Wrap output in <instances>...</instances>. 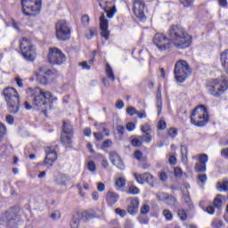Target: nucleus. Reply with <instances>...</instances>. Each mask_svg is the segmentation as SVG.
Wrapping results in <instances>:
<instances>
[{
	"label": "nucleus",
	"instance_id": "nucleus-40",
	"mask_svg": "<svg viewBox=\"0 0 228 228\" xmlns=\"http://www.w3.org/2000/svg\"><path fill=\"white\" fill-rule=\"evenodd\" d=\"M87 170H89V172H95L97 170L94 161L91 160L87 163Z\"/></svg>",
	"mask_w": 228,
	"mask_h": 228
},
{
	"label": "nucleus",
	"instance_id": "nucleus-27",
	"mask_svg": "<svg viewBox=\"0 0 228 228\" xmlns=\"http://www.w3.org/2000/svg\"><path fill=\"white\" fill-rule=\"evenodd\" d=\"M62 133H65L66 134H74V130L72 128V125L64 121Z\"/></svg>",
	"mask_w": 228,
	"mask_h": 228
},
{
	"label": "nucleus",
	"instance_id": "nucleus-38",
	"mask_svg": "<svg viewBox=\"0 0 228 228\" xmlns=\"http://www.w3.org/2000/svg\"><path fill=\"white\" fill-rule=\"evenodd\" d=\"M194 0H180L181 4H183V8H191L193 6Z\"/></svg>",
	"mask_w": 228,
	"mask_h": 228
},
{
	"label": "nucleus",
	"instance_id": "nucleus-18",
	"mask_svg": "<svg viewBox=\"0 0 228 228\" xmlns=\"http://www.w3.org/2000/svg\"><path fill=\"white\" fill-rule=\"evenodd\" d=\"M110 159L112 165H114V167H117V168H119V170H124L126 168V166L124 165V161H122L120 155H118V153H117L116 151H111L110 153Z\"/></svg>",
	"mask_w": 228,
	"mask_h": 228
},
{
	"label": "nucleus",
	"instance_id": "nucleus-47",
	"mask_svg": "<svg viewBox=\"0 0 228 228\" xmlns=\"http://www.w3.org/2000/svg\"><path fill=\"white\" fill-rule=\"evenodd\" d=\"M159 178L160 181H162V183H165V181H167V179H168V175H167V173L165 171H162V172L159 173Z\"/></svg>",
	"mask_w": 228,
	"mask_h": 228
},
{
	"label": "nucleus",
	"instance_id": "nucleus-23",
	"mask_svg": "<svg viewBox=\"0 0 228 228\" xmlns=\"http://www.w3.org/2000/svg\"><path fill=\"white\" fill-rule=\"evenodd\" d=\"M221 65L223 67V70L225 74L228 75V49L224 50L220 54Z\"/></svg>",
	"mask_w": 228,
	"mask_h": 228
},
{
	"label": "nucleus",
	"instance_id": "nucleus-10",
	"mask_svg": "<svg viewBox=\"0 0 228 228\" xmlns=\"http://www.w3.org/2000/svg\"><path fill=\"white\" fill-rule=\"evenodd\" d=\"M22 12L28 17H35L40 13L42 0H21Z\"/></svg>",
	"mask_w": 228,
	"mask_h": 228
},
{
	"label": "nucleus",
	"instance_id": "nucleus-21",
	"mask_svg": "<svg viewBox=\"0 0 228 228\" xmlns=\"http://www.w3.org/2000/svg\"><path fill=\"white\" fill-rule=\"evenodd\" d=\"M157 197L159 200H163L166 202V204H168V206H175V197L170 196L167 193L161 192L159 194H157Z\"/></svg>",
	"mask_w": 228,
	"mask_h": 228
},
{
	"label": "nucleus",
	"instance_id": "nucleus-19",
	"mask_svg": "<svg viewBox=\"0 0 228 228\" xmlns=\"http://www.w3.org/2000/svg\"><path fill=\"white\" fill-rule=\"evenodd\" d=\"M105 5H102V3H99V6L104 10L105 13H107L108 19H113L115 17V13H117V7L113 5V7H110L108 4H112L111 2L105 1L103 2Z\"/></svg>",
	"mask_w": 228,
	"mask_h": 228
},
{
	"label": "nucleus",
	"instance_id": "nucleus-5",
	"mask_svg": "<svg viewBox=\"0 0 228 228\" xmlns=\"http://www.w3.org/2000/svg\"><path fill=\"white\" fill-rule=\"evenodd\" d=\"M208 88L210 95H213V97H220L228 90V80L225 77L212 79Z\"/></svg>",
	"mask_w": 228,
	"mask_h": 228
},
{
	"label": "nucleus",
	"instance_id": "nucleus-63",
	"mask_svg": "<svg viewBox=\"0 0 228 228\" xmlns=\"http://www.w3.org/2000/svg\"><path fill=\"white\" fill-rule=\"evenodd\" d=\"M116 108H118V110H122V108H124V102L122 100H118L116 103Z\"/></svg>",
	"mask_w": 228,
	"mask_h": 228
},
{
	"label": "nucleus",
	"instance_id": "nucleus-48",
	"mask_svg": "<svg viewBox=\"0 0 228 228\" xmlns=\"http://www.w3.org/2000/svg\"><path fill=\"white\" fill-rule=\"evenodd\" d=\"M158 129H160V131L167 129V122H165L163 119H160L158 124Z\"/></svg>",
	"mask_w": 228,
	"mask_h": 228
},
{
	"label": "nucleus",
	"instance_id": "nucleus-56",
	"mask_svg": "<svg viewBox=\"0 0 228 228\" xmlns=\"http://www.w3.org/2000/svg\"><path fill=\"white\" fill-rule=\"evenodd\" d=\"M175 177H181V175H183V170L180 167H175Z\"/></svg>",
	"mask_w": 228,
	"mask_h": 228
},
{
	"label": "nucleus",
	"instance_id": "nucleus-13",
	"mask_svg": "<svg viewBox=\"0 0 228 228\" xmlns=\"http://www.w3.org/2000/svg\"><path fill=\"white\" fill-rule=\"evenodd\" d=\"M18 222L17 214L13 211H7L0 217V225H4L5 227L17 228Z\"/></svg>",
	"mask_w": 228,
	"mask_h": 228
},
{
	"label": "nucleus",
	"instance_id": "nucleus-41",
	"mask_svg": "<svg viewBox=\"0 0 228 228\" xmlns=\"http://www.w3.org/2000/svg\"><path fill=\"white\" fill-rule=\"evenodd\" d=\"M132 145L134 147H142V139L139 138H134L131 142Z\"/></svg>",
	"mask_w": 228,
	"mask_h": 228
},
{
	"label": "nucleus",
	"instance_id": "nucleus-55",
	"mask_svg": "<svg viewBox=\"0 0 228 228\" xmlns=\"http://www.w3.org/2000/svg\"><path fill=\"white\" fill-rule=\"evenodd\" d=\"M134 156L135 159L140 160L143 158V153H142V151H134Z\"/></svg>",
	"mask_w": 228,
	"mask_h": 228
},
{
	"label": "nucleus",
	"instance_id": "nucleus-46",
	"mask_svg": "<svg viewBox=\"0 0 228 228\" xmlns=\"http://www.w3.org/2000/svg\"><path fill=\"white\" fill-rule=\"evenodd\" d=\"M141 131L144 134H147V133L151 134V125L146 124L144 126H142Z\"/></svg>",
	"mask_w": 228,
	"mask_h": 228
},
{
	"label": "nucleus",
	"instance_id": "nucleus-26",
	"mask_svg": "<svg viewBox=\"0 0 228 228\" xmlns=\"http://www.w3.org/2000/svg\"><path fill=\"white\" fill-rule=\"evenodd\" d=\"M182 161L186 165L188 163V147L181 145Z\"/></svg>",
	"mask_w": 228,
	"mask_h": 228
},
{
	"label": "nucleus",
	"instance_id": "nucleus-16",
	"mask_svg": "<svg viewBox=\"0 0 228 228\" xmlns=\"http://www.w3.org/2000/svg\"><path fill=\"white\" fill-rule=\"evenodd\" d=\"M133 12L138 19H145V3L142 0H134Z\"/></svg>",
	"mask_w": 228,
	"mask_h": 228
},
{
	"label": "nucleus",
	"instance_id": "nucleus-61",
	"mask_svg": "<svg viewBox=\"0 0 228 228\" xmlns=\"http://www.w3.org/2000/svg\"><path fill=\"white\" fill-rule=\"evenodd\" d=\"M6 122L12 125L13 124V122H15V118H13V116L8 115L6 116Z\"/></svg>",
	"mask_w": 228,
	"mask_h": 228
},
{
	"label": "nucleus",
	"instance_id": "nucleus-43",
	"mask_svg": "<svg viewBox=\"0 0 228 228\" xmlns=\"http://www.w3.org/2000/svg\"><path fill=\"white\" fill-rule=\"evenodd\" d=\"M61 216V214L60 213V211L55 210L53 213L51 214L50 218H52V220H60Z\"/></svg>",
	"mask_w": 228,
	"mask_h": 228
},
{
	"label": "nucleus",
	"instance_id": "nucleus-2",
	"mask_svg": "<svg viewBox=\"0 0 228 228\" xmlns=\"http://www.w3.org/2000/svg\"><path fill=\"white\" fill-rule=\"evenodd\" d=\"M27 94H30L31 97H33L34 105L37 106V108L45 106V104H47V101H51V99H53V93L39 87H36L34 89L28 88L27 90Z\"/></svg>",
	"mask_w": 228,
	"mask_h": 228
},
{
	"label": "nucleus",
	"instance_id": "nucleus-22",
	"mask_svg": "<svg viewBox=\"0 0 228 228\" xmlns=\"http://www.w3.org/2000/svg\"><path fill=\"white\" fill-rule=\"evenodd\" d=\"M138 208H140V200H138V198H133L130 200L127 212L130 215H136V213H138Z\"/></svg>",
	"mask_w": 228,
	"mask_h": 228
},
{
	"label": "nucleus",
	"instance_id": "nucleus-49",
	"mask_svg": "<svg viewBox=\"0 0 228 228\" xmlns=\"http://www.w3.org/2000/svg\"><path fill=\"white\" fill-rule=\"evenodd\" d=\"M126 113H128V115H130V117H133V115H136V113H138V110H136V109H134V107H128L126 109Z\"/></svg>",
	"mask_w": 228,
	"mask_h": 228
},
{
	"label": "nucleus",
	"instance_id": "nucleus-62",
	"mask_svg": "<svg viewBox=\"0 0 228 228\" xmlns=\"http://www.w3.org/2000/svg\"><path fill=\"white\" fill-rule=\"evenodd\" d=\"M169 163L170 165H175L177 163V159L175 158V156L171 155L169 157Z\"/></svg>",
	"mask_w": 228,
	"mask_h": 228
},
{
	"label": "nucleus",
	"instance_id": "nucleus-3",
	"mask_svg": "<svg viewBox=\"0 0 228 228\" xmlns=\"http://www.w3.org/2000/svg\"><path fill=\"white\" fill-rule=\"evenodd\" d=\"M4 96L9 113H18L20 99L17 90L13 87H6L4 89Z\"/></svg>",
	"mask_w": 228,
	"mask_h": 228
},
{
	"label": "nucleus",
	"instance_id": "nucleus-11",
	"mask_svg": "<svg viewBox=\"0 0 228 228\" xmlns=\"http://www.w3.org/2000/svg\"><path fill=\"white\" fill-rule=\"evenodd\" d=\"M104 216V212L100 211V215L93 214L88 211L79 212L72 218L70 222L71 228H78L79 227V221L82 222H88V220H92V218H102Z\"/></svg>",
	"mask_w": 228,
	"mask_h": 228
},
{
	"label": "nucleus",
	"instance_id": "nucleus-34",
	"mask_svg": "<svg viewBox=\"0 0 228 228\" xmlns=\"http://www.w3.org/2000/svg\"><path fill=\"white\" fill-rule=\"evenodd\" d=\"M217 190L220 191H228V181H224L222 183H217Z\"/></svg>",
	"mask_w": 228,
	"mask_h": 228
},
{
	"label": "nucleus",
	"instance_id": "nucleus-58",
	"mask_svg": "<svg viewBox=\"0 0 228 228\" xmlns=\"http://www.w3.org/2000/svg\"><path fill=\"white\" fill-rule=\"evenodd\" d=\"M124 131H125L124 126H117V132L118 133L119 136H123Z\"/></svg>",
	"mask_w": 228,
	"mask_h": 228
},
{
	"label": "nucleus",
	"instance_id": "nucleus-52",
	"mask_svg": "<svg viewBox=\"0 0 228 228\" xmlns=\"http://www.w3.org/2000/svg\"><path fill=\"white\" fill-rule=\"evenodd\" d=\"M82 23L84 24V26H88V24H90V16L84 15L82 17Z\"/></svg>",
	"mask_w": 228,
	"mask_h": 228
},
{
	"label": "nucleus",
	"instance_id": "nucleus-29",
	"mask_svg": "<svg viewBox=\"0 0 228 228\" xmlns=\"http://www.w3.org/2000/svg\"><path fill=\"white\" fill-rule=\"evenodd\" d=\"M106 74L110 81H115V73H113V69L109 63L106 64Z\"/></svg>",
	"mask_w": 228,
	"mask_h": 228
},
{
	"label": "nucleus",
	"instance_id": "nucleus-36",
	"mask_svg": "<svg viewBox=\"0 0 228 228\" xmlns=\"http://www.w3.org/2000/svg\"><path fill=\"white\" fill-rule=\"evenodd\" d=\"M134 179L137 181L139 184H145V177H143V174H134Z\"/></svg>",
	"mask_w": 228,
	"mask_h": 228
},
{
	"label": "nucleus",
	"instance_id": "nucleus-45",
	"mask_svg": "<svg viewBox=\"0 0 228 228\" xmlns=\"http://www.w3.org/2000/svg\"><path fill=\"white\" fill-rule=\"evenodd\" d=\"M95 35H97V29L91 28L89 29V35H86V37L88 38V40H92V38H94Z\"/></svg>",
	"mask_w": 228,
	"mask_h": 228
},
{
	"label": "nucleus",
	"instance_id": "nucleus-50",
	"mask_svg": "<svg viewBox=\"0 0 228 228\" xmlns=\"http://www.w3.org/2000/svg\"><path fill=\"white\" fill-rule=\"evenodd\" d=\"M115 213L116 215H118L119 216H121V218H124V216L126 215V210L121 208H116Z\"/></svg>",
	"mask_w": 228,
	"mask_h": 228
},
{
	"label": "nucleus",
	"instance_id": "nucleus-6",
	"mask_svg": "<svg viewBox=\"0 0 228 228\" xmlns=\"http://www.w3.org/2000/svg\"><path fill=\"white\" fill-rule=\"evenodd\" d=\"M175 77L178 83H184L191 76V67L184 60L178 61L175 65Z\"/></svg>",
	"mask_w": 228,
	"mask_h": 228
},
{
	"label": "nucleus",
	"instance_id": "nucleus-39",
	"mask_svg": "<svg viewBox=\"0 0 228 228\" xmlns=\"http://www.w3.org/2000/svg\"><path fill=\"white\" fill-rule=\"evenodd\" d=\"M212 227L213 228H222V227H224V222L222 220L215 219L212 222Z\"/></svg>",
	"mask_w": 228,
	"mask_h": 228
},
{
	"label": "nucleus",
	"instance_id": "nucleus-44",
	"mask_svg": "<svg viewBox=\"0 0 228 228\" xmlns=\"http://www.w3.org/2000/svg\"><path fill=\"white\" fill-rule=\"evenodd\" d=\"M149 211H151V207H149V205H147V204H144L141 208V215H147L149 213Z\"/></svg>",
	"mask_w": 228,
	"mask_h": 228
},
{
	"label": "nucleus",
	"instance_id": "nucleus-8",
	"mask_svg": "<svg viewBox=\"0 0 228 228\" xmlns=\"http://www.w3.org/2000/svg\"><path fill=\"white\" fill-rule=\"evenodd\" d=\"M56 76H58L56 69H49L45 66H41L38 70L36 71L37 81L40 83V85H49V83L53 81V77H56Z\"/></svg>",
	"mask_w": 228,
	"mask_h": 228
},
{
	"label": "nucleus",
	"instance_id": "nucleus-25",
	"mask_svg": "<svg viewBox=\"0 0 228 228\" xmlns=\"http://www.w3.org/2000/svg\"><path fill=\"white\" fill-rule=\"evenodd\" d=\"M162 106H163V101L161 100V90L159 89V93L157 94V103H156L158 115H161Z\"/></svg>",
	"mask_w": 228,
	"mask_h": 228
},
{
	"label": "nucleus",
	"instance_id": "nucleus-33",
	"mask_svg": "<svg viewBox=\"0 0 228 228\" xmlns=\"http://www.w3.org/2000/svg\"><path fill=\"white\" fill-rule=\"evenodd\" d=\"M162 215L166 218L167 222H172L174 219V215H172V212L168 209L163 210Z\"/></svg>",
	"mask_w": 228,
	"mask_h": 228
},
{
	"label": "nucleus",
	"instance_id": "nucleus-24",
	"mask_svg": "<svg viewBox=\"0 0 228 228\" xmlns=\"http://www.w3.org/2000/svg\"><path fill=\"white\" fill-rule=\"evenodd\" d=\"M61 142L63 145H70L72 143V134L61 133Z\"/></svg>",
	"mask_w": 228,
	"mask_h": 228
},
{
	"label": "nucleus",
	"instance_id": "nucleus-32",
	"mask_svg": "<svg viewBox=\"0 0 228 228\" xmlns=\"http://www.w3.org/2000/svg\"><path fill=\"white\" fill-rule=\"evenodd\" d=\"M139 138L141 142H144L145 143H151V142H152V135H151L149 133L139 136Z\"/></svg>",
	"mask_w": 228,
	"mask_h": 228
},
{
	"label": "nucleus",
	"instance_id": "nucleus-57",
	"mask_svg": "<svg viewBox=\"0 0 228 228\" xmlns=\"http://www.w3.org/2000/svg\"><path fill=\"white\" fill-rule=\"evenodd\" d=\"M221 156L225 158V159H228V148L221 150Z\"/></svg>",
	"mask_w": 228,
	"mask_h": 228
},
{
	"label": "nucleus",
	"instance_id": "nucleus-9",
	"mask_svg": "<svg viewBox=\"0 0 228 228\" xmlns=\"http://www.w3.org/2000/svg\"><path fill=\"white\" fill-rule=\"evenodd\" d=\"M20 47L22 56L27 61H35L37 58V49L29 39L23 37L20 43Z\"/></svg>",
	"mask_w": 228,
	"mask_h": 228
},
{
	"label": "nucleus",
	"instance_id": "nucleus-42",
	"mask_svg": "<svg viewBox=\"0 0 228 228\" xmlns=\"http://www.w3.org/2000/svg\"><path fill=\"white\" fill-rule=\"evenodd\" d=\"M168 136H170V138H175V136H177V129H175V127H171L168 132H167Z\"/></svg>",
	"mask_w": 228,
	"mask_h": 228
},
{
	"label": "nucleus",
	"instance_id": "nucleus-15",
	"mask_svg": "<svg viewBox=\"0 0 228 228\" xmlns=\"http://www.w3.org/2000/svg\"><path fill=\"white\" fill-rule=\"evenodd\" d=\"M45 152L46 154V157L45 158L44 165L51 167H53L54 161L58 159V154L53 147H46Z\"/></svg>",
	"mask_w": 228,
	"mask_h": 228
},
{
	"label": "nucleus",
	"instance_id": "nucleus-59",
	"mask_svg": "<svg viewBox=\"0 0 228 228\" xmlns=\"http://www.w3.org/2000/svg\"><path fill=\"white\" fill-rule=\"evenodd\" d=\"M207 213L208 215H215V207L213 206H208L206 209Z\"/></svg>",
	"mask_w": 228,
	"mask_h": 228
},
{
	"label": "nucleus",
	"instance_id": "nucleus-60",
	"mask_svg": "<svg viewBox=\"0 0 228 228\" xmlns=\"http://www.w3.org/2000/svg\"><path fill=\"white\" fill-rule=\"evenodd\" d=\"M106 189V185H104L103 183H99L97 184V190L98 191H104V190Z\"/></svg>",
	"mask_w": 228,
	"mask_h": 228
},
{
	"label": "nucleus",
	"instance_id": "nucleus-30",
	"mask_svg": "<svg viewBox=\"0 0 228 228\" xmlns=\"http://www.w3.org/2000/svg\"><path fill=\"white\" fill-rule=\"evenodd\" d=\"M222 198H223L222 194H218L214 199L213 204H214V208H216V209H220V208H222V204H223Z\"/></svg>",
	"mask_w": 228,
	"mask_h": 228
},
{
	"label": "nucleus",
	"instance_id": "nucleus-1",
	"mask_svg": "<svg viewBox=\"0 0 228 228\" xmlns=\"http://www.w3.org/2000/svg\"><path fill=\"white\" fill-rule=\"evenodd\" d=\"M192 37L186 29L179 25L169 28L168 37L163 33H157L153 37V44L159 51H167L174 45L176 49H188L191 45Z\"/></svg>",
	"mask_w": 228,
	"mask_h": 228
},
{
	"label": "nucleus",
	"instance_id": "nucleus-31",
	"mask_svg": "<svg viewBox=\"0 0 228 228\" xmlns=\"http://www.w3.org/2000/svg\"><path fill=\"white\" fill-rule=\"evenodd\" d=\"M126 193H129L130 195H138V193H140V189L135 185L131 184L128 186Z\"/></svg>",
	"mask_w": 228,
	"mask_h": 228
},
{
	"label": "nucleus",
	"instance_id": "nucleus-53",
	"mask_svg": "<svg viewBox=\"0 0 228 228\" xmlns=\"http://www.w3.org/2000/svg\"><path fill=\"white\" fill-rule=\"evenodd\" d=\"M4 131H6V127H4V125L0 123V142L3 141V136L4 135Z\"/></svg>",
	"mask_w": 228,
	"mask_h": 228
},
{
	"label": "nucleus",
	"instance_id": "nucleus-4",
	"mask_svg": "<svg viewBox=\"0 0 228 228\" xmlns=\"http://www.w3.org/2000/svg\"><path fill=\"white\" fill-rule=\"evenodd\" d=\"M209 122V114L206 106L200 105L196 107L191 114V124L197 127H204Z\"/></svg>",
	"mask_w": 228,
	"mask_h": 228
},
{
	"label": "nucleus",
	"instance_id": "nucleus-20",
	"mask_svg": "<svg viewBox=\"0 0 228 228\" xmlns=\"http://www.w3.org/2000/svg\"><path fill=\"white\" fill-rule=\"evenodd\" d=\"M118 199H120V196L113 191H109L105 195V200L108 206H115L118 202Z\"/></svg>",
	"mask_w": 228,
	"mask_h": 228
},
{
	"label": "nucleus",
	"instance_id": "nucleus-64",
	"mask_svg": "<svg viewBox=\"0 0 228 228\" xmlns=\"http://www.w3.org/2000/svg\"><path fill=\"white\" fill-rule=\"evenodd\" d=\"M94 136L96 140H102V138H103L102 133H101V132L94 133Z\"/></svg>",
	"mask_w": 228,
	"mask_h": 228
},
{
	"label": "nucleus",
	"instance_id": "nucleus-35",
	"mask_svg": "<svg viewBox=\"0 0 228 228\" xmlns=\"http://www.w3.org/2000/svg\"><path fill=\"white\" fill-rule=\"evenodd\" d=\"M115 185L117 188H124V186H126V178L119 177L116 179Z\"/></svg>",
	"mask_w": 228,
	"mask_h": 228
},
{
	"label": "nucleus",
	"instance_id": "nucleus-28",
	"mask_svg": "<svg viewBox=\"0 0 228 228\" xmlns=\"http://www.w3.org/2000/svg\"><path fill=\"white\" fill-rule=\"evenodd\" d=\"M144 183H148L150 186H154V176L151 173H144Z\"/></svg>",
	"mask_w": 228,
	"mask_h": 228
},
{
	"label": "nucleus",
	"instance_id": "nucleus-12",
	"mask_svg": "<svg viewBox=\"0 0 228 228\" xmlns=\"http://www.w3.org/2000/svg\"><path fill=\"white\" fill-rule=\"evenodd\" d=\"M67 57L58 48H50L48 53V61L51 65H62L65 63Z\"/></svg>",
	"mask_w": 228,
	"mask_h": 228
},
{
	"label": "nucleus",
	"instance_id": "nucleus-17",
	"mask_svg": "<svg viewBox=\"0 0 228 228\" xmlns=\"http://www.w3.org/2000/svg\"><path fill=\"white\" fill-rule=\"evenodd\" d=\"M108 27H109L108 20L106 19V15L102 13V16L100 17V29L102 31L101 36L105 40H110V31L108 29Z\"/></svg>",
	"mask_w": 228,
	"mask_h": 228
},
{
	"label": "nucleus",
	"instance_id": "nucleus-51",
	"mask_svg": "<svg viewBox=\"0 0 228 228\" xmlns=\"http://www.w3.org/2000/svg\"><path fill=\"white\" fill-rule=\"evenodd\" d=\"M198 179L200 181V183H206V181H208V175L206 174H200L198 175Z\"/></svg>",
	"mask_w": 228,
	"mask_h": 228
},
{
	"label": "nucleus",
	"instance_id": "nucleus-14",
	"mask_svg": "<svg viewBox=\"0 0 228 228\" xmlns=\"http://www.w3.org/2000/svg\"><path fill=\"white\" fill-rule=\"evenodd\" d=\"M192 159H197L198 161L194 166L195 172L197 173L206 172V170L208 169L206 164L209 159V157L208 156V154L206 153L198 154L192 157Z\"/></svg>",
	"mask_w": 228,
	"mask_h": 228
},
{
	"label": "nucleus",
	"instance_id": "nucleus-7",
	"mask_svg": "<svg viewBox=\"0 0 228 228\" xmlns=\"http://www.w3.org/2000/svg\"><path fill=\"white\" fill-rule=\"evenodd\" d=\"M72 35V28L70 24L65 20H61L55 24V37L60 42H66L69 40Z\"/></svg>",
	"mask_w": 228,
	"mask_h": 228
},
{
	"label": "nucleus",
	"instance_id": "nucleus-37",
	"mask_svg": "<svg viewBox=\"0 0 228 228\" xmlns=\"http://www.w3.org/2000/svg\"><path fill=\"white\" fill-rule=\"evenodd\" d=\"M178 216L182 222H184L188 218V216L186 215V211L183 208L178 209Z\"/></svg>",
	"mask_w": 228,
	"mask_h": 228
},
{
	"label": "nucleus",
	"instance_id": "nucleus-54",
	"mask_svg": "<svg viewBox=\"0 0 228 228\" xmlns=\"http://www.w3.org/2000/svg\"><path fill=\"white\" fill-rule=\"evenodd\" d=\"M126 129L127 131H134V129H136V125L133 122H129L126 124Z\"/></svg>",
	"mask_w": 228,
	"mask_h": 228
}]
</instances>
